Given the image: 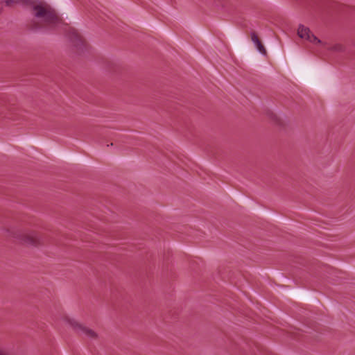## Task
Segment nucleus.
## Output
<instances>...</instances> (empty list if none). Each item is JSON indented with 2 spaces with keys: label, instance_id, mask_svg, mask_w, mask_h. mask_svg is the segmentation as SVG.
Instances as JSON below:
<instances>
[{
  "label": "nucleus",
  "instance_id": "nucleus-4",
  "mask_svg": "<svg viewBox=\"0 0 355 355\" xmlns=\"http://www.w3.org/2000/svg\"><path fill=\"white\" fill-rule=\"evenodd\" d=\"M67 322L77 333L80 334H85L90 338H96L97 337L96 332L80 324L76 320L73 319H68Z\"/></svg>",
  "mask_w": 355,
  "mask_h": 355
},
{
  "label": "nucleus",
  "instance_id": "nucleus-11",
  "mask_svg": "<svg viewBox=\"0 0 355 355\" xmlns=\"http://www.w3.org/2000/svg\"><path fill=\"white\" fill-rule=\"evenodd\" d=\"M1 355H8L3 349H1Z\"/></svg>",
  "mask_w": 355,
  "mask_h": 355
},
{
  "label": "nucleus",
  "instance_id": "nucleus-9",
  "mask_svg": "<svg viewBox=\"0 0 355 355\" xmlns=\"http://www.w3.org/2000/svg\"><path fill=\"white\" fill-rule=\"evenodd\" d=\"M331 50L341 52L344 51V46L342 44H336L331 47Z\"/></svg>",
  "mask_w": 355,
  "mask_h": 355
},
{
  "label": "nucleus",
  "instance_id": "nucleus-3",
  "mask_svg": "<svg viewBox=\"0 0 355 355\" xmlns=\"http://www.w3.org/2000/svg\"><path fill=\"white\" fill-rule=\"evenodd\" d=\"M67 37L72 45L76 48L78 53H83L86 48L85 42L78 31L70 28L67 32Z\"/></svg>",
  "mask_w": 355,
  "mask_h": 355
},
{
  "label": "nucleus",
  "instance_id": "nucleus-13",
  "mask_svg": "<svg viewBox=\"0 0 355 355\" xmlns=\"http://www.w3.org/2000/svg\"><path fill=\"white\" fill-rule=\"evenodd\" d=\"M1 232H2L3 231L8 232V230H6V229H2V228L1 229Z\"/></svg>",
  "mask_w": 355,
  "mask_h": 355
},
{
  "label": "nucleus",
  "instance_id": "nucleus-5",
  "mask_svg": "<svg viewBox=\"0 0 355 355\" xmlns=\"http://www.w3.org/2000/svg\"><path fill=\"white\" fill-rule=\"evenodd\" d=\"M297 35L302 39H306L310 42L315 44H320L322 42L315 35L311 33L310 29L305 27L304 25L300 24L297 29Z\"/></svg>",
  "mask_w": 355,
  "mask_h": 355
},
{
  "label": "nucleus",
  "instance_id": "nucleus-10",
  "mask_svg": "<svg viewBox=\"0 0 355 355\" xmlns=\"http://www.w3.org/2000/svg\"><path fill=\"white\" fill-rule=\"evenodd\" d=\"M42 28V26L38 23L35 22V27L33 28V30L37 31Z\"/></svg>",
  "mask_w": 355,
  "mask_h": 355
},
{
  "label": "nucleus",
  "instance_id": "nucleus-7",
  "mask_svg": "<svg viewBox=\"0 0 355 355\" xmlns=\"http://www.w3.org/2000/svg\"><path fill=\"white\" fill-rule=\"evenodd\" d=\"M251 39L254 45L257 47V51L262 55H266L267 54L266 50L261 43V40L259 39L256 33H251Z\"/></svg>",
  "mask_w": 355,
  "mask_h": 355
},
{
  "label": "nucleus",
  "instance_id": "nucleus-12",
  "mask_svg": "<svg viewBox=\"0 0 355 355\" xmlns=\"http://www.w3.org/2000/svg\"><path fill=\"white\" fill-rule=\"evenodd\" d=\"M9 119H15V116H8Z\"/></svg>",
  "mask_w": 355,
  "mask_h": 355
},
{
  "label": "nucleus",
  "instance_id": "nucleus-6",
  "mask_svg": "<svg viewBox=\"0 0 355 355\" xmlns=\"http://www.w3.org/2000/svg\"><path fill=\"white\" fill-rule=\"evenodd\" d=\"M5 1L7 6L11 7L15 3L22 4L24 6H31L33 9V6H35V0H1V3Z\"/></svg>",
  "mask_w": 355,
  "mask_h": 355
},
{
  "label": "nucleus",
  "instance_id": "nucleus-2",
  "mask_svg": "<svg viewBox=\"0 0 355 355\" xmlns=\"http://www.w3.org/2000/svg\"><path fill=\"white\" fill-rule=\"evenodd\" d=\"M33 10L35 17L42 18L45 23L49 25H57L62 21L55 11L49 6H44L42 4H36L33 6Z\"/></svg>",
  "mask_w": 355,
  "mask_h": 355
},
{
  "label": "nucleus",
  "instance_id": "nucleus-1",
  "mask_svg": "<svg viewBox=\"0 0 355 355\" xmlns=\"http://www.w3.org/2000/svg\"><path fill=\"white\" fill-rule=\"evenodd\" d=\"M12 234L14 238H16L21 243L26 245L37 247L44 245L46 242V239L35 231L29 232L15 231L12 232Z\"/></svg>",
  "mask_w": 355,
  "mask_h": 355
},
{
  "label": "nucleus",
  "instance_id": "nucleus-8",
  "mask_svg": "<svg viewBox=\"0 0 355 355\" xmlns=\"http://www.w3.org/2000/svg\"><path fill=\"white\" fill-rule=\"evenodd\" d=\"M266 114L275 124L279 125H282L283 124L282 119L272 111H267Z\"/></svg>",
  "mask_w": 355,
  "mask_h": 355
}]
</instances>
